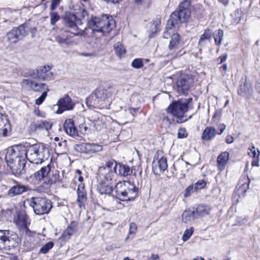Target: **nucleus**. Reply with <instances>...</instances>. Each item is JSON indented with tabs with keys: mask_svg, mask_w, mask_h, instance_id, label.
<instances>
[{
	"mask_svg": "<svg viewBox=\"0 0 260 260\" xmlns=\"http://www.w3.org/2000/svg\"><path fill=\"white\" fill-rule=\"evenodd\" d=\"M17 146L26 158L31 163L41 164L47 160L50 156L49 149L44 143H26L24 145Z\"/></svg>",
	"mask_w": 260,
	"mask_h": 260,
	"instance_id": "f257e3e1",
	"label": "nucleus"
},
{
	"mask_svg": "<svg viewBox=\"0 0 260 260\" xmlns=\"http://www.w3.org/2000/svg\"><path fill=\"white\" fill-rule=\"evenodd\" d=\"M17 145L8 148L5 156V160L15 176H19L25 173L26 158Z\"/></svg>",
	"mask_w": 260,
	"mask_h": 260,
	"instance_id": "f03ea898",
	"label": "nucleus"
},
{
	"mask_svg": "<svg viewBox=\"0 0 260 260\" xmlns=\"http://www.w3.org/2000/svg\"><path fill=\"white\" fill-rule=\"evenodd\" d=\"M191 98L181 99L174 101L167 108V113L175 117L176 123H182L190 119L192 116L187 117L186 115L188 110V105L191 102Z\"/></svg>",
	"mask_w": 260,
	"mask_h": 260,
	"instance_id": "7ed1b4c3",
	"label": "nucleus"
},
{
	"mask_svg": "<svg viewBox=\"0 0 260 260\" xmlns=\"http://www.w3.org/2000/svg\"><path fill=\"white\" fill-rule=\"evenodd\" d=\"M115 93V89L113 87L107 89L101 87L95 91L86 100V104L90 108H98L106 102H109L112 95Z\"/></svg>",
	"mask_w": 260,
	"mask_h": 260,
	"instance_id": "20e7f679",
	"label": "nucleus"
},
{
	"mask_svg": "<svg viewBox=\"0 0 260 260\" xmlns=\"http://www.w3.org/2000/svg\"><path fill=\"white\" fill-rule=\"evenodd\" d=\"M115 196L123 201L134 200L137 196L138 188L130 182H119L115 185Z\"/></svg>",
	"mask_w": 260,
	"mask_h": 260,
	"instance_id": "39448f33",
	"label": "nucleus"
},
{
	"mask_svg": "<svg viewBox=\"0 0 260 260\" xmlns=\"http://www.w3.org/2000/svg\"><path fill=\"white\" fill-rule=\"evenodd\" d=\"M190 1H183L179 5L177 11L171 15L169 19V24H171V25H177L180 23L185 22L190 15Z\"/></svg>",
	"mask_w": 260,
	"mask_h": 260,
	"instance_id": "423d86ee",
	"label": "nucleus"
},
{
	"mask_svg": "<svg viewBox=\"0 0 260 260\" xmlns=\"http://www.w3.org/2000/svg\"><path fill=\"white\" fill-rule=\"evenodd\" d=\"M112 17H109L107 15L101 17H94L88 21V27L93 31L107 34L112 29Z\"/></svg>",
	"mask_w": 260,
	"mask_h": 260,
	"instance_id": "0eeeda50",
	"label": "nucleus"
},
{
	"mask_svg": "<svg viewBox=\"0 0 260 260\" xmlns=\"http://www.w3.org/2000/svg\"><path fill=\"white\" fill-rule=\"evenodd\" d=\"M19 243L17 234L10 230H0V249L10 250L16 247Z\"/></svg>",
	"mask_w": 260,
	"mask_h": 260,
	"instance_id": "6e6552de",
	"label": "nucleus"
},
{
	"mask_svg": "<svg viewBox=\"0 0 260 260\" xmlns=\"http://www.w3.org/2000/svg\"><path fill=\"white\" fill-rule=\"evenodd\" d=\"M13 222L22 234L27 235L30 234L31 232L28 229V225L30 224V219L26 212H15Z\"/></svg>",
	"mask_w": 260,
	"mask_h": 260,
	"instance_id": "1a4fd4ad",
	"label": "nucleus"
},
{
	"mask_svg": "<svg viewBox=\"0 0 260 260\" xmlns=\"http://www.w3.org/2000/svg\"><path fill=\"white\" fill-rule=\"evenodd\" d=\"M27 35L25 24L18 27H15L9 31L6 36V39L9 44H16L22 40Z\"/></svg>",
	"mask_w": 260,
	"mask_h": 260,
	"instance_id": "9d476101",
	"label": "nucleus"
},
{
	"mask_svg": "<svg viewBox=\"0 0 260 260\" xmlns=\"http://www.w3.org/2000/svg\"><path fill=\"white\" fill-rule=\"evenodd\" d=\"M74 149L76 152L91 155L101 151L102 146L95 143H79L74 145Z\"/></svg>",
	"mask_w": 260,
	"mask_h": 260,
	"instance_id": "9b49d317",
	"label": "nucleus"
},
{
	"mask_svg": "<svg viewBox=\"0 0 260 260\" xmlns=\"http://www.w3.org/2000/svg\"><path fill=\"white\" fill-rule=\"evenodd\" d=\"M7 183L11 186L7 192L8 196L10 197L22 194L29 190L28 186L24 185L13 179H8Z\"/></svg>",
	"mask_w": 260,
	"mask_h": 260,
	"instance_id": "f8f14e48",
	"label": "nucleus"
},
{
	"mask_svg": "<svg viewBox=\"0 0 260 260\" xmlns=\"http://www.w3.org/2000/svg\"><path fill=\"white\" fill-rule=\"evenodd\" d=\"M180 36L178 34L174 33L171 36V39L170 41L169 49V52L167 57L171 59L176 58L178 56L182 55L180 48Z\"/></svg>",
	"mask_w": 260,
	"mask_h": 260,
	"instance_id": "ddd939ff",
	"label": "nucleus"
},
{
	"mask_svg": "<svg viewBox=\"0 0 260 260\" xmlns=\"http://www.w3.org/2000/svg\"><path fill=\"white\" fill-rule=\"evenodd\" d=\"M77 18L76 16L72 13L66 15L64 18V22L66 26L71 28L73 31L71 33L75 36H82L84 34V30L79 29L77 25Z\"/></svg>",
	"mask_w": 260,
	"mask_h": 260,
	"instance_id": "4468645a",
	"label": "nucleus"
},
{
	"mask_svg": "<svg viewBox=\"0 0 260 260\" xmlns=\"http://www.w3.org/2000/svg\"><path fill=\"white\" fill-rule=\"evenodd\" d=\"M193 80L191 76L185 75L179 78L177 82V91L180 94H186L191 85Z\"/></svg>",
	"mask_w": 260,
	"mask_h": 260,
	"instance_id": "2eb2a0df",
	"label": "nucleus"
},
{
	"mask_svg": "<svg viewBox=\"0 0 260 260\" xmlns=\"http://www.w3.org/2000/svg\"><path fill=\"white\" fill-rule=\"evenodd\" d=\"M74 107V104L71 98L68 95H66L64 97L60 99L58 101L57 105L53 106V108H57L56 113L61 114L65 111L72 110Z\"/></svg>",
	"mask_w": 260,
	"mask_h": 260,
	"instance_id": "dca6fc26",
	"label": "nucleus"
},
{
	"mask_svg": "<svg viewBox=\"0 0 260 260\" xmlns=\"http://www.w3.org/2000/svg\"><path fill=\"white\" fill-rule=\"evenodd\" d=\"M51 122L46 120H40L32 122L29 127L30 133H35L38 131H45L48 132L52 128Z\"/></svg>",
	"mask_w": 260,
	"mask_h": 260,
	"instance_id": "f3484780",
	"label": "nucleus"
},
{
	"mask_svg": "<svg viewBox=\"0 0 260 260\" xmlns=\"http://www.w3.org/2000/svg\"><path fill=\"white\" fill-rule=\"evenodd\" d=\"M27 203L32 208L34 211H39V206H41L42 211H50L52 207V203L49 200H43L39 205L35 201H28Z\"/></svg>",
	"mask_w": 260,
	"mask_h": 260,
	"instance_id": "a211bd4d",
	"label": "nucleus"
},
{
	"mask_svg": "<svg viewBox=\"0 0 260 260\" xmlns=\"http://www.w3.org/2000/svg\"><path fill=\"white\" fill-rule=\"evenodd\" d=\"M249 182L250 181L248 178L244 177L241 179L237 187L234 197L235 198H236L237 195L239 198H243L245 196V193L249 188Z\"/></svg>",
	"mask_w": 260,
	"mask_h": 260,
	"instance_id": "6ab92c4d",
	"label": "nucleus"
},
{
	"mask_svg": "<svg viewBox=\"0 0 260 260\" xmlns=\"http://www.w3.org/2000/svg\"><path fill=\"white\" fill-rule=\"evenodd\" d=\"M63 128L66 133L70 137L75 138L79 136L78 131L75 127L73 119H66L63 124Z\"/></svg>",
	"mask_w": 260,
	"mask_h": 260,
	"instance_id": "aec40b11",
	"label": "nucleus"
},
{
	"mask_svg": "<svg viewBox=\"0 0 260 260\" xmlns=\"http://www.w3.org/2000/svg\"><path fill=\"white\" fill-rule=\"evenodd\" d=\"M23 83L26 84H29L32 90L36 92H48L49 91L47 85L44 83L38 82L36 81L29 80V79H25Z\"/></svg>",
	"mask_w": 260,
	"mask_h": 260,
	"instance_id": "412c9836",
	"label": "nucleus"
},
{
	"mask_svg": "<svg viewBox=\"0 0 260 260\" xmlns=\"http://www.w3.org/2000/svg\"><path fill=\"white\" fill-rule=\"evenodd\" d=\"M211 34L212 32L210 29H205L204 33L201 35L198 42V47L200 51L208 47L210 43Z\"/></svg>",
	"mask_w": 260,
	"mask_h": 260,
	"instance_id": "4be33fe9",
	"label": "nucleus"
},
{
	"mask_svg": "<svg viewBox=\"0 0 260 260\" xmlns=\"http://www.w3.org/2000/svg\"><path fill=\"white\" fill-rule=\"evenodd\" d=\"M133 172L132 169L127 165L118 162L115 166V173L117 175L126 177L130 176Z\"/></svg>",
	"mask_w": 260,
	"mask_h": 260,
	"instance_id": "5701e85b",
	"label": "nucleus"
},
{
	"mask_svg": "<svg viewBox=\"0 0 260 260\" xmlns=\"http://www.w3.org/2000/svg\"><path fill=\"white\" fill-rule=\"evenodd\" d=\"M51 66H44L38 68L39 72V79L43 80H50L53 78V74L51 71Z\"/></svg>",
	"mask_w": 260,
	"mask_h": 260,
	"instance_id": "b1692460",
	"label": "nucleus"
},
{
	"mask_svg": "<svg viewBox=\"0 0 260 260\" xmlns=\"http://www.w3.org/2000/svg\"><path fill=\"white\" fill-rule=\"evenodd\" d=\"M10 127V125L7 117L0 113V136H7Z\"/></svg>",
	"mask_w": 260,
	"mask_h": 260,
	"instance_id": "393cba45",
	"label": "nucleus"
},
{
	"mask_svg": "<svg viewBox=\"0 0 260 260\" xmlns=\"http://www.w3.org/2000/svg\"><path fill=\"white\" fill-rule=\"evenodd\" d=\"M77 192L78 194L77 203L80 208L84 206V203L86 200V193L84 190V185L83 184L78 185Z\"/></svg>",
	"mask_w": 260,
	"mask_h": 260,
	"instance_id": "a878e982",
	"label": "nucleus"
},
{
	"mask_svg": "<svg viewBox=\"0 0 260 260\" xmlns=\"http://www.w3.org/2000/svg\"><path fill=\"white\" fill-rule=\"evenodd\" d=\"M77 230V222L76 221H72L62 234L61 238L64 240H67L70 238L71 236L76 232Z\"/></svg>",
	"mask_w": 260,
	"mask_h": 260,
	"instance_id": "bb28decb",
	"label": "nucleus"
},
{
	"mask_svg": "<svg viewBox=\"0 0 260 260\" xmlns=\"http://www.w3.org/2000/svg\"><path fill=\"white\" fill-rule=\"evenodd\" d=\"M51 167L50 165H48L44 167H42L40 170L38 171L34 174V177L38 180H41L46 177L50 173Z\"/></svg>",
	"mask_w": 260,
	"mask_h": 260,
	"instance_id": "cd10ccee",
	"label": "nucleus"
},
{
	"mask_svg": "<svg viewBox=\"0 0 260 260\" xmlns=\"http://www.w3.org/2000/svg\"><path fill=\"white\" fill-rule=\"evenodd\" d=\"M217 133V132L214 127H207L202 133V138L204 140L208 141L214 138Z\"/></svg>",
	"mask_w": 260,
	"mask_h": 260,
	"instance_id": "c85d7f7f",
	"label": "nucleus"
},
{
	"mask_svg": "<svg viewBox=\"0 0 260 260\" xmlns=\"http://www.w3.org/2000/svg\"><path fill=\"white\" fill-rule=\"evenodd\" d=\"M113 184L101 181L98 186L99 191L101 194H110L113 190Z\"/></svg>",
	"mask_w": 260,
	"mask_h": 260,
	"instance_id": "c756f323",
	"label": "nucleus"
},
{
	"mask_svg": "<svg viewBox=\"0 0 260 260\" xmlns=\"http://www.w3.org/2000/svg\"><path fill=\"white\" fill-rule=\"evenodd\" d=\"M118 163L113 159H109L106 162L105 167L99 168V173L103 174V172L115 171V166L117 165Z\"/></svg>",
	"mask_w": 260,
	"mask_h": 260,
	"instance_id": "7c9ffc66",
	"label": "nucleus"
},
{
	"mask_svg": "<svg viewBox=\"0 0 260 260\" xmlns=\"http://www.w3.org/2000/svg\"><path fill=\"white\" fill-rule=\"evenodd\" d=\"M229 159V153L226 151L221 152L217 157V161L219 169L222 170Z\"/></svg>",
	"mask_w": 260,
	"mask_h": 260,
	"instance_id": "2f4dec72",
	"label": "nucleus"
},
{
	"mask_svg": "<svg viewBox=\"0 0 260 260\" xmlns=\"http://www.w3.org/2000/svg\"><path fill=\"white\" fill-rule=\"evenodd\" d=\"M101 174L104 175V178L102 181L109 183L113 185L115 184L117 175L116 173H115V171L103 172V174Z\"/></svg>",
	"mask_w": 260,
	"mask_h": 260,
	"instance_id": "473e14b6",
	"label": "nucleus"
},
{
	"mask_svg": "<svg viewBox=\"0 0 260 260\" xmlns=\"http://www.w3.org/2000/svg\"><path fill=\"white\" fill-rule=\"evenodd\" d=\"M93 123V122L90 120H88L86 122L84 121L83 123L79 125L78 132H80L83 135L90 133L91 125Z\"/></svg>",
	"mask_w": 260,
	"mask_h": 260,
	"instance_id": "72a5a7b5",
	"label": "nucleus"
},
{
	"mask_svg": "<svg viewBox=\"0 0 260 260\" xmlns=\"http://www.w3.org/2000/svg\"><path fill=\"white\" fill-rule=\"evenodd\" d=\"M252 87L250 85L247 83H244L243 85H241L240 89L238 90V93L241 96L248 95L251 94Z\"/></svg>",
	"mask_w": 260,
	"mask_h": 260,
	"instance_id": "f704fd0d",
	"label": "nucleus"
},
{
	"mask_svg": "<svg viewBox=\"0 0 260 260\" xmlns=\"http://www.w3.org/2000/svg\"><path fill=\"white\" fill-rule=\"evenodd\" d=\"M114 50L117 56L120 58L124 57L125 55L126 50L119 42L115 44Z\"/></svg>",
	"mask_w": 260,
	"mask_h": 260,
	"instance_id": "c9c22d12",
	"label": "nucleus"
},
{
	"mask_svg": "<svg viewBox=\"0 0 260 260\" xmlns=\"http://www.w3.org/2000/svg\"><path fill=\"white\" fill-rule=\"evenodd\" d=\"M56 179H49L48 181H44L39 187V189L41 191L47 192L50 188L51 185L56 182Z\"/></svg>",
	"mask_w": 260,
	"mask_h": 260,
	"instance_id": "e433bc0d",
	"label": "nucleus"
},
{
	"mask_svg": "<svg viewBox=\"0 0 260 260\" xmlns=\"http://www.w3.org/2000/svg\"><path fill=\"white\" fill-rule=\"evenodd\" d=\"M158 167L160 171L164 172L168 167L167 160L166 157H162L156 162V166Z\"/></svg>",
	"mask_w": 260,
	"mask_h": 260,
	"instance_id": "4c0bfd02",
	"label": "nucleus"
},
{
	"mask_svg": "<svg viewBox=\"0 0 260 260\" xmlns=\"http://www.w3.org/2000/svg\"><path fill=\"white\" fill-rule=\"evenodd\" d=\"M137 231V226L136 224L134 222H131L129 224V232L127 237L125 239V240L128 239H133L134 238V235L136 233Z\"/></svg>",
	"mask_w": 260,
	"mask_h": 260,
	"instance_id": "58836bf2",
	"label": "nucleus"
},
{
	"mask_svg": "<svg viewBox=\"0 0 260 260\" xmlns=\"http://www.w3.org/2000/svg\"><path fill=\"white\" fill-rule=\"evenodd\" d=\"M182 217L185 223L193 221L194 219V212H183Z\"/></svg>",
	"mask_w": 260,
	"mask_h": 260,
	"instance_id": "ea45409f",
	"label": "nucleus"
},
{
	"mask_svg": "<svg viewBox=\"0 0 260 260\" xmlns=\"http://www.w3.org/2000/svg\"><path fill=\"white\" fill-rule=\"evenodd\" d=\"M162 122L165 124L168 127H169L171 124L176 123V119L175 117L172 116L170 118L169 116H164L162 119Z\"/></svg>",
	"mask_w": 260,
	"mask_h": 260,
	"instance_id": "a19ab883",
	"label": "nucleus"
},
{
	"mask_svg": "<svg viewBox=\"0 0 260 260\" xmlns=\"http://www.w3.org/2000/svg\"><path fill=\"white\" fill-rule=\"evenodd\" d=\"M223 37V30L221 29H218L217 33L214 36L215 43L217 45L220 46L221 45Z\"/></svg>",
	"mask_w": 260,
	"mask_h": 260,
	"instance_id": "79ce46f5",
	"label": "nucleus"
},
{
	"mask_svg": "<svg viewBox=\"0 0 260 260\" xmlns=\"http://www.w3.org/2000/svg\"><path fill=\"white\" fill-rule=\"evenodd\" d=\"M248 155L251 157H256L257 158L259 156V151L257 148H256L255 146H251L249 148Z\"/></svg>",
	"mask_w": 260,
	"mask_h": 260,
	"instance_id": "37998d69",
	"label": "nucleus"
},
{
	"mask_svg": "<svg viewBox=\"0 0 260 260\" xmlns=\"http://www.w3.org/2000/svg\"><path fill=\"white\" fill-rule=\"evenodd\" d=\"M194 232V228L193 227H191L189 229H186L182 237V240L185 242L187 241L191 236V235L193 234Z\"/></svg>",
	"mask_w": 260,
	"mask_h": 260,
	"instance_id": "c03bdc74",
	"label": "nucleus"
},
{
	"mask_svg": "<svg viewBox=\"0 0 260 260\" xmlns=\"http://www.w3.org/2000/svg\"><path fill=\"white\" fill-rule=\"evenodd\" d=\"M132 67L134 69H139L143 67V62L142 58H136L133 60L131 63Z\"/></svg>",
	"mask_w": 260,
	"mask_h": 260,
	"instance_id": "a18cd8bd",
	"label": "nucleus"
},
{
	"mask_svg": "<svg viewBox=\"0 0 260 260\" xmlns=\"http://www.w3.org/2000/svg\"><path fill=\"white\" fill-rule=\"evenodd\" d=\"M55 41L60 45L64 44L68 45L69 44L67 37L61 36V35L55 37Z\"/></svg>",
	"mask_w": 260,
	"mask_h": 260,
	"instance_id": "49530a36",
	"label": "nucleus"
},
{
	"mask_svg": "<svg viewBox=\"0 0 260 260\" xmlns=\"http://www.w3.org/2000/svg\"><path fill=\"white\" fill-rule=\"evenodd\" d=\"M176 25H171V24H169V20L167 22L166 30L164 32L163 37L164 38L168 39L170 37L171 33L172 32V28L175 27Z\"/></svg>",
	"mask_w": 260,
	"mask_h": 260,
	"instance_id": "de8ad7c7",
	"label": "nucleus"
},
{
	"mask_svg": "<svg viewBox=\"0 0 260 260\" xmlns=\"http://www.w3.org/2000/svg\"><path fill=\"white\" fill-rule=\"evenodd\" d=\"M53 245L54 244L52 242H49L40 249V251L42 253L46 254L53 247Z\"/></svg>",
	"mask_w": 260,
	"mask_h": 260,
	"instance_id": "09e8293b",
	"label": "nucleus"
},
{
	"mask_svg": "<svg viewBox=\"0 0 260 260\" xmlns=\"http://www.w3.org/2000/svg\"><path fill=\"white\" fill-rule=\"evenodd\" d=\"M50 23L54 25L59 20L60 16L57 12H51L50 14Z\"/></svg>",
	"mask_w": 260,
	"mask_h": 260,
	"instance_id": "8fccbe9b",
	"label": "nucleus"
},
{
	"mask_svg": "<svg viewBox=\"0 0 260 260\" xmlns=\"http://www.w3.org/2000/svg\"><path fill=\"white\" fill-rule=\"evenodd\" d=\"M197 191L194 188L193 184H191L188 186L184 191V196L185 198H187L190 196V194Z\"/></svg>",
	"mask_w": 260,
	"mask_h": 260,
	"instance_id": "3c124183",
	"label": "nucleus"
},
{
	"mask_svg": "<svg viewBox=\"0 0 260 260\" xmlns=\"http://www.w3.org/2000/svg\"><path fill=\"white\" fill-rule=\"evenodd\" d=\"M206 182L204 180H199L194 184H193L197 191L204 188L206 186Z\"/></svg>",
	"mask_w": 260,
	"mask_h": 260,
	"instance_id": "603ef678",
	"label": "nucleus"
},
{
	"mask_svg": "<svg viewBox=\"0 0 260 260\" xmlns=\"http://www.w3.org/2000/svg\"><path fill=\"white\" fill-rule=\"evenodd\" d=\"M47 96V92H46V91L45 92H43L42 95L37 99L35 101L36 104L38 105H41L43 102L44 101L45 99H46V96Z\"/></svg>",
	"mask_w": 260,
	"mask_h": 260,
	"instance_id": "864d4df0",
	"label": "nucleus"
},
{
	"mask_svg": "<svg viewBox=\"0 0 260 260\" xmlns=\"http://www.w3.org/2000/svg\"><path fill=\"white\" fill-rule=\"evenodd\" d=\"M178 138L180 139L186 138L187 136L186 131L185 128H180L178 131Z\"/></svg>",
	"mask_w": 260,
	"mask_h": 260,
	"instance_id": "5fc2aeb1",
	"label": "nucleus"
},
{
	"mask_svg": "<svg viewBox=\"0 0 260 260\" xmlns=\"http://www.w3.org/2000/svg\"><path fill=\"white\" fill-rule=\"evenodd\" d=\"M210 210H211V208L209 206L201 204L197 206L196 211H208Z\"/></svg>",
	"mask_w": 260,
	"mask_h": 260,
	"instance_id": "6e6d98bb",
	"label": "nucleus"
},
{
	"mask_svg": "<svg viewBox=\"0 0 260 260\" xmlns=\"http://www.w3.org/2000/svg\"><path fill=\"white\" fill-rule=\"evenodd\" d=\"M30 77L33 79H39V72L38 68L37 70H34L29 73Z\"/></svg>",
	"mask_w": 260,
	"mask_h": 260,
	"instance_id": "4d7b16f0",
	"label": "nucleus"
},
{
	"mask_svg": "<svg viewBox=\"0 0 260 260\" xmlns=\"http://www.w3.org/2000/svg\"><path fill=\"white\" fill-rule=\"evenodd\" d=\"M61 0H51L50 5V10L52 11L55 10L56 8L59 6Z\"/></svg>",
	"mask_w": 260,
	"mask_h": 260,
	"instance_id": "13d9d810",
	"label": "nucleus"
},
{
	"mask_svg": "<svg viewBox=\"0 0 260 260\" xmlns=\"http://www.w3.org/2000/svg\"><path fill=\"white\" fill-rule=\"evenodd\" d=\"M159 21H155L153 24L151 26V31L152 33H155L158 30V26L159 24Z\"/></svg>",
	"mask_w": 260,
	"mask_h": 260,
	"instance_id": "bf43d9fd",
	"label": "nucleus"
},
{
	"mask_svg": "<svg viewBox=\"0 0 260 260\" xmlns=\"http://www.w3.org/2000/svg\"><path fill=\"white\" fill-rule=\"evenodd\" d=\"M237 222L240 224L246 223L248 221V219L246 217L242 218L241 217H237Z\"/></svg>",
	"mask_w": 260,
	"mask_h": 260,
	"instance_id": "052dcab7",
	"label": "nucleus"
},
{
	"mask_svg": "<svg viewBox=\"0 0 260 260\" xmlns=\"http://www.w3.org/2000/svg\"><path fill=\"white\" fill-rule=\"evenodd\" d=\"M228 55L226 54H223V55H221L219 56L217 58V60L219 61L220 63H223L227 59Z\"/></svg>",
	"mask_w": 260,
	"mask_h": 260,
	"instance_id": "680f3d73",
	"label": "nucleus"
},
{
	"mask_svg": "<svg viewBox=\"0 0 260 260\" xmlns=\"http://www.w3.org/2000/svg\"><path fill=\"white\" fill-rule=\"evenodd\" d=\"M225 127H226V126H225V125L224 124H223V123L219 124L218 125V129L220 131V132L219 133L217 132V135H221L224 132V131L225 130Z\"/></svg>",
	"mask_w": 260,
	"mask_h": 260,
	"instance_id": "e2e57ef3",
	"label": "nucleus"
},
{
	"mask_svg": "<svg viewBox=\"0 0 260 260\" xmlns=\"http://www.w3.org/2000/svg\"><path fill=\"white\" fill-rule=\"evenodd\" d=\"M139 108H129L128 111H129L130 113L134 117L135 116L137 112L138 111Z\"/></svg>",
	"mask_w": 260,
	"mask_h": 260,
	"instance_id": "0e129e2a",
	"label": "nucleus"
},
{
	"mask_svg": "<svg viewBox=\"0 0 260 260\" xmlns=\"http://www.w3.org/2000/svg\"><path fill=\"white\" fill-rule=\"evenodd\" d=\"M234 141V138L233 136L231 135H228L225 138V142L228 144H231Z\"/></svg>",
	"mask_w": 260,
	"mask_h": 260,
	"instance_id": "69168bd1",
	"label": "nucleus"
},
{
	"mask_svg": "<svg viewBox=\"0 0 260 260\" xmlns=\"http://www.w3.org/2000/svg\"><path fill=\"white\" fill-rule=\"evenodd\" d=\"M151 260H159V256L156 254H152L150 256Z\"/></svg>",
	"mask_w": 260,
	"mask_h": 260,
	"instance_id": "338daca9",
	"label": "nucleus"
},
{
	"mask_svg": "<svg viewBox=\"0 0 260 260\" xmlns=\"http://www.w3.org/2000/svg\"><path fill=\"white\" fill-rule=\"evenodd\" d=\"M218 2L223 5L224 6H227L230 0H218Z\"/></svg>",
	"mask_w": 260,
	"mask_h": 260,
	"instance_id": "774afa93",
	"label": "nucleus"
}]
</instances>
